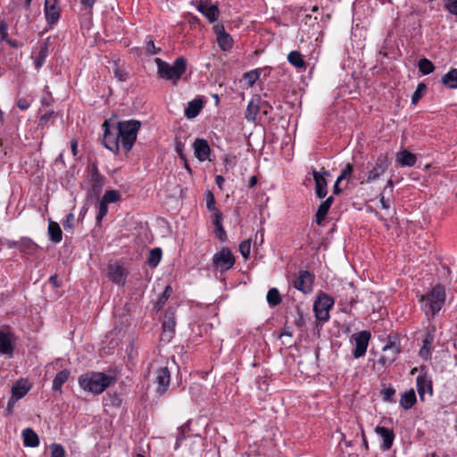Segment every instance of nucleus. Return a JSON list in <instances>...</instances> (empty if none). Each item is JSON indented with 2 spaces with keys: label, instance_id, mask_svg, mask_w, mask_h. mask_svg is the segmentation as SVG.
Listing matches in <instances>:
<instances>
[{
  "label": "nucleus",
  "instance_id": "nucleus-1",
  "mask_svg": "<svg viewBox=\"0 0 457 457\" xmlns=\"http://www.w3.org/2000/svg\"><path fill=\"white\" fill-rule=\"evenodd\" d=\"M116 378L113 376L103 372H88L79 378V386L93 394H101L111 385L114 384Z\"/></svg>",
  "mask_w": 457,
  "mask_h": 457
},
{
  "label": "nucleus",
  "instance_id": "nucleus-2",
  "mask_svg": "<svg viewBox=\"0 0 457 457\" xmlns=\"http://www.w3.org/2000/svg\"><path fill=\"white\" fill-rule=\"evenodd\" d=\"M445 288L443 285H436L430 292L420 298L421 308L426 315L434 317L440 312L445 303Z\"/></svg>",
  "mask_w": 457,
  "mask_h": 457
},
{
  "label": "nucleus",
  "instance_id": "nucleus-3",
  "mask_svg": "<svg viewBox=\"0 0 457 457\" xmlns=\"http://www.w3.org/2000/svg\"><path fill=\"white\" fill-rule=\"evenodd\" d=\"M154 62L157 65L158 76L166 80H171L174 84L180 79L187 70V61L183 56L178 57L173 64H170L161 58H155Z\"/></svg>",
  "mask_w": 457,
  "mask_h": 457
},
{
  "label": "nucleus",
  "instance_id": "nucleus-4",
  "mask_svg": "<svg viewBox=\"0 0 457 457\" xmlns=\"http://www.w3.org/2000/svg\"><path fill=\"white\" fill-rule=\"evenodd\" d=\"M140 127V121L135 120H123L118 123V137H120L121 146L126 153L132 149Z\"/></svg>",
  "mask_w": 457,
  "mask_h": 457
},
{
  "label": "nucleus",
  "instance_id": "nucleus-5",
  "mask_svg": "<svg viewBox=\"0 0 457 457\" xmlns=\"http://www.w3.org/2000/svg\"><path fill=\"white\" fill-rule=\"evenodd\" d=\"M334 305L332 297L326 294H320L313 305L315 316L319 320L327 321L329 319V311Z\"/></svg>",
  "mask_w": 457,
  "mask_h": 457
},
{
  "label": "nucleus",
  "instance_id": "nucleus-6",
  "mask_svg": "<svg viewBox=\"0 0 457 457\" xmlns=\"http://www.w3.org/2000/svg\"><path fill=\"white\" fill-rule=\"evenodd\" d=\"M212 264L217 270L225 272L234 266L235 257L228 248L223 247L213 255Z\"/></svg>",
  "mask_w": 457,
  "mask_h": 457
},
{
  "label": "nucleus",
  "instance_id": "nucleus-7",
  "mask_svg": "<svg viewBox=\"0 0 457 457\" xmlns=\"http://www.w3.org/2000/svg\"><path fill=\"white\" fill-rule=\"evenodd\" d=\"M352 338L354 342V350L353 355L354 358L362 357L366 352L370 339V333L367 330H362L359 333L353 334Z\"/></svg>",
  "mask_w": 457,
  "mask_h": 457
},
{
  "label": "nucleus",
  "instance_id": "nucleus-8",
  "mask_svg": "<svg viewBox=\"0 0 457 457\" xmlns=\"http://www.w3.org/2000/svg\"><path fill=\"white\" fill-rule=\"evenodd\" d=\"M388 157L386 154H380L372 169L369 171L367 179L365 182L370 183L378 179L388 168ZM364 180H361V184H363Z\"/></svg>",
  "mask_w": 457,
  "mask_h": 457
},
{
  "label": "nucleus",
  "instance_id": "nucleus-9",
  "mask_svg": "<svg viewBox=\"0 0 457 457\" xmlns=\"http://www.w3.org/2000/svg\"><path fill=\"white\" fill-rule=\"evenodd\" d=\"M313 281V274L308 270H301L298 277L294 279L293 287L303 294H308L312 289Z\"/></svg>",
  "mask_w": 457,
  "mask_h": 457
},
{
  "label": "nucleus",
  "instance_id": "nucleus-10",
  "mask_svg": "<svg viewBox=\"0 0 457 457\" xmlns=\"http://www.w3.org/2000/svg\"><path fill=\"white\" fill-rule=\"evenodd\" d=\"M104 127V138L103 143L104 146L112 151V153L117 154L120 148V138L118 137V131L116 133H112L110 129V124L108 120H104L103 123Z\"/></svg>",
  "mask_w": 457,
  "mask_h": 457
},
{
  "label": "nucleus",
  "instance_id": "nucleus-11",
  "mask_svg": "<svg viewBox=\"0 0 457 457\" xmlns=\"http://www.w3.org/2000/svg\"><path fill=\"white\" fill-rule=\"evenodd\" d=\"M416 384L419 396L422 402L425 400L426 395L429 396L433 395L431 378L424 371V369L421 370L420 374L417 377Z\"/></svg>",
  "mask_w": 457,
  "mask_h": 457
},
{
  "label": "nucleus",
  "instance_id": "nucleus-12",
  "mask_svg": "<svg viewBox=\"0 0 457 457\" xmlns=\"http://www.w3.org/2000/svg\"><path fill=\"white\" fill-rule=\"evenodd\" d=\"M313 179L315 181V193L318 198L322 199L328 194V183L326 176H329V172L325 169H321L320 171H312Z\"/></svg>",
  "mask_w": 457,
  "mask_h": 457
},
{
  "label": "nucleus",
  "instance_id": "nucleus-13",
  "mask_svg": "<svg viewBox=\"0 0 457 457\" xmlns=\"http://www.w3.org/2000/svg\"><path fill=\"white\" fill-rule=\"evenodd\" d=\"M155 382L157 383L156 393L158 395H163L170 386V372L168 367H160L156 370Z\"/></svg>",
  "mask_w": 457,
  "mask_h": 457
},
{
  "label": "nucleus",
  "instance_id": "nucleus-14",
  "mask_svg": "<svg viewBox=\"0 0 457 457\" xmlns=\"http://www.w3.org/2000/svg\"><path fill=\"white\" fill-rule=\"evenodd\" d=\"M401 352V347L395 342H388L383 347V354L380 356L378 362L382 365L391 364Z\"/></svg>",
  "mask_w": 457,
  "mask_h": 457
},
{
  "label": "nucleus",
  "instance_id": "nucleus-15",
  "mask_svg": "<svg viewBox=\"0 0 457 457\" xmlns=\"http://www.w3.org/2000/svg\"><path fill=\"white\" fill-rule=\"evenodd\" d=\"M176 321L173 313H166L162 322L161 340L170 342L175 333Z\"/></svg>",
  "mask_w": 457,
  "mask_h": 457
},
{
  "label": "nucleus",
  "instance_id": "nucleus-16",
  "mask_svg": "<svg viewBox=\"0 0 457 457\" xmlns=\"http://www.w3.org/2000/svg\"><path fill=\"white\" fill-rule=\"evenodd\" d=\"M214 32L217 36V42L222 51H228L233 46V39L228 33L225 31L223 25L214 26Z\"/></svg>",
  "mask_w": 457,
  "mask_h": 457
},
{
  "label": "nucleus",
  "instance_id": "nucleus-17",
  "mask_svg": "<svg viewBox=\"0 0 457 457\" xmlns=\"http://www.w3.org/2000/svg\"><path fill=\"white\" fill-rule=\"evenodd\" d=\"M376 434L381 439V448L384 451L389 450L395 440V432L392 428H388L386 427L378 426L375 428Z\"/></svg>",
  "mask_w": 457,
  "mask_h": 457
},
{
  "label": "nucleus",
  "instance_id": "nucleus-18",
  "mask_svg": "<svg viewBox=\"0 0 457 457\" xmlns=\"http://www.w3.org/2000/svg\"><path fill=\"white\" fill-rule=\"evenodd\" d=\"M195 155L200 162L210 158L211 148L206 139L196 138L193 144Z\"/></svg>",
  "mask_w": 457,
  "mask_h": 457
},
{
  "label": "nucleus",
  "instance_id": "nucleus-19",
  "mask_svg": "<svg viewBox=\"0 0 457 457\" xmlns=\"http://www.w3.org/2000/svg\"><path fill=\"white\" fill-rule=\"evenodd\" d=\"M127 275L128 273L122 266L117 264L109 265L108 278L114 284L119 286L124 285Z\"/></svg>",
  "mask_w": 457,
  "mask_h": 457
},
{
  "label": "nucleus",
  "instance_id": "nucleus-20",
  "mask_svg": "<svg viewBox=\"0 0 457 457\" xmlns=\"http://www.w3.org/2000/svg\"><path fill=\"white\" fill-rule=\"evenodd\" d=\"M435 341V328H432L431 329H428L425 337L422 341V346L420 349L419 354L420 356L424 359L428 360L431 355V349L432 345Z\"/></svg>",
  "mask_w": 457,
  "mask_h": 457
},
{
  "label": "nucleus",
  "instance_id": "nucleus-21",
  "mask_svg": "<svg viewBox=\"0 0 457 457\" xmlns=\"http://www.w3.org/2000/svg\"><path fill=\"white\" fill-rule=\"evenodd\" d=\"M8 246L15 247L27 254H34L37 248V245L30 238L28 237H22L19 241L9 242Z\"/></svg>",
  "mask_w": 457,
  "mask_h": 457
},
{
  "label": "nucleus",
  "instance_id": "nucleus-22",
  "mask_svg": "<svg viewBox=\"0 0 457 457\" xmlns=\"http://www.w3.org/2000/svg\"><path fill=\"white\" fill-rule=\"evenodd\" d=\"M14 347L12 343V334L0 330V353L5 355H12Z\"/></svg>",
  "mask_w": 457,
  "mask_h": 457
},
{
  "label": "nucleus",
  "instance_id": "nucleus-23",
  "mask_svg": "<svg viewBox=\"0 0 457 457\" xmlns=\"http://www.w3.org/2000/svg\"><path fill=\"white\" fill-rule=\"evenodd\" d=\"M334 203V198L332 195L328 196L325 201H323L315 214V221L318 225H321L323 220L326 219L327 214Z\"/></svg>",
  "mask_w": 457,
  "mask_h": 457
},
{
  "label": "nucleus",
  "instance_id": "nucleus-24",
  "mask_svg": "<svg viewBox=\"0 0 457 457\" xmlns=\"http://www.w3.org/2000/svg\"><path fill=\"white\" fill-rule=\"evenodd\" d=\"M197 10L204 15L210 22H214L218 20L220 10L217 5L214 4H200Z\"/></svg>",
  "mask_w": 457,
  "mask_h": 457
},
{
  "label": "nucleus",
  "instance_id": "nucleus-25",
  "mask_svg": "<svg viewBox=\"0 0 457 457\" xmlns=\"http://www.w3.org/2000/svg\"><path fill=\"white\" fill-rule=\"evenodd\" d=\"M30 389L27 382L18 381L12 387V402L16 403L24 397Z\"/></svg>",
  "mask_w": 457,
  "mask_h": 457
},
{
  "label": "nucleus",
  "instance_id": "nucleus-26",
  "mask_svg": "<svg viewBox=\"0 0 457 457\" xmlns=\"http://www.w3.org/2000/svg\"><path fill=\"white\" fill-rule=\"evenodd\" d=\"M260 112V99L259 97L253 98L247 104L245 118L249 122H254L257 115Z\"/></svg>",
  "mask_w": 457,
  "mask_h": 457
},
{
  "label": "nucleus",
  "instance_id": "nucleus-27",
  "mask_svg": "<svg viewBox=\"0 0 457 457\" xmlns=\"http://www.w3.org/2000/svg\"><path fill=\"white\" fill-rule=\"evenodd\" d=\"M416 161V155L406 149L400 151L396 154V162L402 166L412 167L415 165Z\"/></svg>",
  "mask_w": 457,
  "mask_h": 457
},
{
  "label": "nucleus",
  "instance_id": "nucleus-28",
  "mask_svg": "<svg viewBox=\"0 0 457 457\" xmlns=\"http://www.w3.org/2000/svg\"><path fill=\"white\" fill-rule=\"evenodd\" d=\"M23 444L27 447H36L39 445V438L36 432L27 428L22 431Z\"/></svg>",
  "mask_w": 457,
  "mask_h": 457
},
{
  "label": "nucleus",
  "instance_id": "nucleus-29",
  "mask_svg": "<svg viewBox=\"0 0 457 457\" xmlns=\"http://www.w3.org/2000/svg\"><path fill=\"white\" fill-rule=\"evenodd\" d=\"M203 108V102L200 99H195L188 103L185 109V116L187 119L195 118Z\"/></svg>",
  "mask_w": 457,
  "mask_h": 457
},
{
  "label": "nucleus",
  "instance_id": "nucleus-30",
  "mask_svg": "<svg viewBox=\"0 0 457 457\" xmlns=\"http://www.w3.org/2000/svg\"><path fill=\"white\" fill-rule=\"evenodd\" d=\"M417 398L414 390L411 388L404 392L400 399V405L404 410L411 409L416 403Z\"/></svg>",
  "mask_w": 457,
  "mask_h": 457
},
{
  "label": "nucleus",
  "instance_id": "nucleus-31",
  "mask_svg": "<svg viewBox=\"0 0 457 457\" xmlns=\"http://www.w3.org/2000/svg\"><path fill=\"white\" fill-rule=\"evenodd\" d=\"M288 62L297 69L305 70L307 67V63L303 58V55L298 51H291L287 54Z\"/></svg>",
  "mask_w": 457,
  "mask_h": 457
},
{
  "label": "nucleus",
  "instance_id": "nucleus-32",
  "mask_svg": "<svg viewBox=\"0 0 457 457\" xmlns=\"http://www.w3.org/2000/svg\"><path fill=\"white\" fill-rule=\"evenodd\" d=\"M441 81L449 88H457V69H451L442 77Z\"/></svg>",
  "mask_w": 457,
  "mask_h": 457
},
{
  "label": "nucleus",
  "instance_id": "nucleus-33",
  "mask_svg": "<svg viewBox=\"0 0 457 457\" xmlns=\"http://www.w3.org/2000/svg\"><path fill=\"white\" fill-rule=\"evenodd\" d=\"M48 234L51 241H53L54 243H60L62 239V232L57 222H49Z\"/></svg>",
  "mask_w": 457,
  "mask_h": 457
},
{
  "label": "nucleus",
  "instance_id": "nucleus-34",
  "mask_svg": "<svg viewBox=\"0 0 457 457\" xmlns=\"http://www.w3.org/2000/svg\"><path fill=\"white\" fill-rule=\"evenodd\" d=\"M45 14L48 24L53 25L60 18V9L54 5H45Z\"/></svg>",
  "mask_w": 457,
  "mask_h": 457
},
{
  "label": "nucleus",
  "instance_id": "nucleus-35",
  "mask_svg": "<svg viewBox=\"0 0 457 457\" xmlns=\"http://www.w3.org/2000/svg\"><path fill=\"white\" fill-rule=\"evenodd\" d=\"M69 377L70 371L68 370L59 371L53 380V390L61 391L62 385L68 380Z\"/></svg>",
  "mask_w": 457,
  "mask_h": 457
},
{
  "label": "nucleus",
  "instance_id": "nucleus-36",
  "mask_svg": "<svg viewBox=\"0 0 457 457\" xmlns=\"http://www.w3.org/2000/svg\"><path fill=\"white\" fill-rule=\"evenodd\" d=\"M104 177L99 173L96 164H92L90 168V181L94 188H101L104 185Z\"/></svg>",
  "mask_w": 457,
  "mask_h": 457
},
{
  "label": "nucleus",
  "instance_id": "nucleus-37",
  "mask_svg": "<svg viewBox=\"0 0 457 457\" xmlns=\"http://www.w3.org/2000/svg\"><path fill=\"white\" fill-rule=\"evenodd\" d=\"M267 302L270 306H277L281 303V296L278 290L275 287L270 288L266 296Z\"/></svg>",
  "mask_w": 457,
  "mask_h": 457
},
{
  "label": "nucleus",
  "instance_id": "nucleus-38",
  "mask_svg": "<svg viewBox=\"0 0 457 457\" xmlns=\"http://www.w3.org/2000/svg\"><path fill=\"white\" fill-rule=\"evenodd\" d=\"M418 67L420 71L424 75H428L435 70L433 62L427 58L420 59L419 61Z\"/></svg>",
  "mask_w": 457,
  "mask_h": 457
},
{
  "label": "nucleus",
  "instance_id": "nucleus-39",
  "mask_svg": "<svg viewBox=\"0 0 457 457\" xmlns=\"http://www.w3.org/2000/svg\"><path fill=\"white\" fill-rule=\"evenodd\" d=\"M162 259V249L161 248H154L150 251L149 256L147 258V263L151 267H156Z\"/></svg>",
  "mask_w": 457,
  "mask_h": 457
},
{
  "label": "nucleus",
  "instance_id": "nucleus-40",
  "mask_svg": "<svg viewBox=\"0 0 457 457\" xmlns=\"http://www.w3.org/2000/svg\"><path fill=\"white\" fill-rule=\"evenodd\" d=\"M120 199V194L119 191L117 190H107L103 198H102V201L104 202L105 204H112V203H116L118 202L119 200Z\"/></svg>",
  "mask_w": 457,
  "mask_h": 457
},
{
  "label": "nucleus",
  "instance_id": "nucleus-41",
  "mask_svg": "<svg viewBox=\"0 0 457 457\" xmlns=\"http://www.w3.org/2000/svg\"><path fill=\"white\" fill-rule=\"evenodd\" d=\"M353 167L351 163H347L341 170L340 175L337 177V183L345 179H351L353 178Z\"/></svg>",
  "mask_w": 457,
  "mask_h": 457
},
{
  "label": "nucleus",
  "instance_id": "nucleus-42",
  "mask_svg": "<svg viewBox=\"0 0 457 457\" xmlns=\"http://www.w3.org/2000/svg\"><path fill=\"white\" fill-rule=\"evenodd\" d=\"M427 91V86L424 83H420L411 96V104H416Z\"/></svg>",
  "mask_w": 457,
  "mask_h": 457
},
{
  "label": "nucleus",
  "instance_id": "nucleus-43",
  "mask_svg": "<svg viewBox=\"0 0 457 457\" xmlns=\"http://www.w3.org/2000/svg\"><path fill=\"white\" fill-rule=\"evenodd\" d=\"M97 209H98V212H97V215H96V224L97 225H100L101 224V221L102 220L104 219V217L107 214L108 212V206H107V204H105L104 202H103L102 200L99 202L98 204V206H97Z\"/></svg>",
  "mask_w": 457,
  "mask_h": 457
},
{
  "label": "nucleus",
  "instance_id": "nucleus-44",
  "mask_svg": "<svg viewBox=\"0 0 457 457\" xmlns=\"http://www.w3.org/2000/svg\"><path fill=\"white\" fill-rule=\"evenodd\" d=\"M251 251V240L247 239L239 244V252L245 260H247Z\"/></svg>",
  "mask_w": 457,
  "mask_h": 457
},
{
  "label": "nucleus",
  "instance_id": "nucleus-45",
  "mask_svg": "<svg viewBox=\"0 0 457 457\" xmlns=\"http://www.w3.org/2000/svg\"><path fill=\"white\" fill-rule=\"evenodd\" d=\"M51 456L50 457H65V451L62 445L59 444H52L50 445Z\"/></svg>",
  "mask_w": 457,
  "mask_h": 457
},
{
  "label": "nucleus",
  "instance_id": "nucleus-46",
  "mask_svg": "<svg viewBox=\"0 0 457 457\" xmlns=\"http://www.w3.org/2000/svg\"><path fill=\"white\" fill-rule=\"evenodd\" d=\"M46 55H47V47L44 46L39 50L38 55L37 56L36 61H35V66L37 69H39L42 67V65L45 62Z\"/></svg>",
  "mask_w": 457,
  "mask_h": 457
},
{
  "label": "nucleus",
  "instance_id": "nucleus-47",
  "mask_svg": "<svg viewBox=\"0 0 457 457\" xmlns=\"http://www.w3.org/2000/svg\"><path fill=\"white\" fill-rule=\"evenodd\" d=\"M259 79V73L256 71H251L244 75V79L248 86H253Z\"/></svg>",
  "mask_w": 457,
  "mask_h": 457
},
{
  "label": "nucleus",
  "instance_id": "nucleus-48",
  "mask_svg": "<svg viewBox=\"0 0 457 457\" xmlns=\"http://www.w3.org/2000/svg\"><path fill=\"white\" fill-rule=\"evenodd\" d=\"M206 208L210 212L218 210L216 208V201H215L214 195H213L212 192H211V191H208L206 193Z\"/></svg>",
  "mask_w": 457,
  "mask_h": 457
},
{
  "label": "nucleus",
  "instance_id": "nucleus-49",
  "mask_svg": "<svg viewBox=\"0 0 457 457\" xmlns=\"http://www.w3.org/2000/svg\"><path fill=\"white\" fill-rule=\"evenodd\" d=\"M146 50L150 54H157L161 49L154 46V42L151 36L146 37Z\"/></svg>",
  "mask_w": 457,
  "mask_h": 457
},
{
  "label": "nucleus",
  "instance_id": "nucleus-50",
  "mask_svg": "<svg viewBox=\"0 0 457 457\" xmlns=\"http://www.w3.org/2000/svg\"><path fill=\"white\" fill-rule=\"evenodd\" d=\"M8 38V23L6 21H0V41L7 40Z\"/></svg>",
  "mask_w": 457,
  "mask_h": 457
},
{
  "label": "nucleus",
  "instance_id": "nucleus-51",
  "mask_svg": "<svg viewBox=\"0 0 457 457\" xmlns=\"http://www.w3.org/2000/svg\"><path fill=\"white\" fill-rule=\"evenodd\" d=\"M445 8L451 13L457 16V0H446Z\"/></svg>",
  "mask_w": 457,
  "mask_h": 457
},
{
  "label": "nucleus",
  "instance_id": "nucleus-52",
  "mask_svg": "<svg viewBox=\"0 0 457 457\" xmlns=\"http://www.w3.org/2000/svg\"><path fill=\"white\" fill-rule=\"evenodd\" d=\"M212 212V220L214 227L222 224V220H223L222 212L219 209L214 210Z\"/></svg>",
  "mask_w": 457,
  "mask_h": 457
},
{
  "label": "nucleus",
  "instance_id": "nucleus-53",
  "mask_svg": "<svg viewBox=\"0 0 457 457\" xmlns=\"http://www.w3.org/2000/svg\"><path fill=\"white\" fill-rule=\"evenodd\" d=\"M114 76L119 81H126L129 74L125 70L117 67L114 71Z\"/></svg>",
  "mask_w": 457,
  "mask_h": 457
},
{
  "label": "nucleus",
  "instance_id": "nucleus-54",
  "mask_svg": "<svg viewBox=\"0 0 457 457\" xmlns=\"http://www.w3.org/2000/svg\"><path fill=\"white\" fill-rule=\"evenodd\" d=\"M395 390L393 387H387L382 391L383 399L386 402H392Z\"/></svg>",
  "mask_w": 457,
  "mask_h": 457
},
{
  "label": "nucleus",
  "instance_id": "nucleus-55",
  "mask_svg": "<svg viewBox=\"0 0 457 457\" xmlns=\"http://www.w3.org/2000/svg\"><path fill=\"white\" fill-rule=\"evenodd\" d=\"M215 234L220 242H225L227 240V233L222 224L215 226Z\"/></svg>",
  "mask_w": 457,
  "mask_h": 457
},
{
  "label": "nucleus",
  "instance_id": "nucleus-56",
  "mask_svg": "<svg viewBox=\"0 0 457 457\" xmlns=\"http://www.w3.org/2000/svg\"><path fill=\"white\" fill-rule=\"evenodd\" d=\"M75 216L73 213H69L66 216V220L63 222L64 229H72L74 227Z\"/></svg>",
  "mask_w": 457,
  "mask_h": 457
},
{
  "label": "nucleus",
  "instance_id": "nucleus-57",
  "mask_svg": "<svg viewBox=\"0 0 457 457\" xmlns=\"http://www.w3.org/2000/svg\"><path fill=\"white\" fill-rule=\"evenodd\" d=\"M17 106L21 111H26L29 108L30 103L25 98H20L17 102Z\"/></svg>",
  "mask_w": 457,
  "mask_h": 457
},
{
  "label": "nucleus",
  "instance_id": "nucleus-58",
  "mask_svg": "<svg viewBox=\"0 0 457 457\" xmlns=\"http://www.w3.org/2000/svg\"><path fill=\"white\" fill-rule=\"evenodd\" d=\"M379 202L381 204V206L383 209L387 210L390 207V199L386 198L384 195V193L380 194L379 195Z\"/></svg>",
  "mask_w": 457,
  "mask_h": 457
},
{
  "label": "nucleus",
  "instance_id": "nucleus-59",
  "mask_svg": "<svg viewBox=\"0 0 457 457\" xmlns=\"http://www.w3.org/2000/svg\"><path fill=\"white\" fill-rule=\"evenodd\" d=\"M184 145L180 141L176 142V152L179 154V156L181 160H185V154H183Z\"/></svg>",
  "mask_w": 457,
  "mask_h": 457
},
{
  "label": "nucleus",
  "instance_id": "nucleus-60",
  "mask_svg": "<svg viewBox=\"0 0 457 457\" xmlns=\"http://www.w3.org/2000/svg\"><path fill=\"white\" fill-rule=\"evenodd\" d=\"M53 114H54V112H46L43 115H41L40 120H39L40 124L41 125L46 124L48 121V120L53 116Z\"/></svg>",
  "mask_w": 457,
  "mask_h": 457
},
{
  "label": "nucleus",
  "instance_id": "nucleus-61",
  "mask_svg": "<svg viewBox=\"0 0 457 457\" xmlns=\"http://www.w3.org/2000/svg\"><path fill=\"white\" fill-rule=\"evenodd\" d=\"M71 148L72 155L74 157H76L78 154V141L76 139L71 140Z\"/></svg>",
  "mask_w": 457,
  "mask_h": 457
},
{
  "label": "nucleus",
  "instance_id": "nucleus-62",
  "mask_svg": "<svg viewBox=\"0 0 457 457\" xmlns=\"http://www.w3.org/2000/svg\"><path fill=\"white\" fill-rule=\"evenodd\" d=\"M96 2V0H80L81 4L85 8H89V9H91L94 6Z\"/></svg>",
  "mask_w": 457,
  "mask_h": 457
},
{
  "label": "nucleus",
  "instance_id": "nucleus-63",
  "mask_svg": "<svg viewBox=\"0 0 457 457\" xmlns=\"http://www.w3.org/2000/svg\"><path fill=\"white\" fill-rule=\"evenodd\" d=\"M361 428V438H362V445L363 447L368 450L369 449V445H368V441H367V438H366V436H365V432H364V429L361 426L360 427Z\"/></svg>",
  "mask_w": 457,
  "mask_h": 457
},
{
  "label": "nucleus",
  "instance_id": "nucleus-64",
  "mask_svg": "<svg viewBox=\"0 0 457 457\" xmlns=\"http://www.w3.org/2000/svg\"><path fill=\"white\" fill-rule=\"evenodd\" d=\"M224 181H225V179H224L221 175H218V176H216V178H215V182H216L217 186H218L220 189H222V184L224 183Z\"/></svg>",
  "mask_w": 457,
  "mask_h": 457
}]
</instances>
